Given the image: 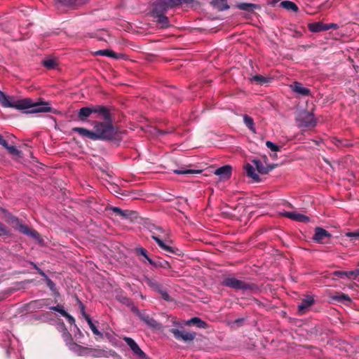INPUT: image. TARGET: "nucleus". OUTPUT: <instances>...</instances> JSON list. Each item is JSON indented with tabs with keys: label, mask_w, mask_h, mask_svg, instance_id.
<instances>
[{
	"label": "nucleus",
	"mask_w": 359,
	"mask_h": 359,
	"mask_svg": "<svg viewBox=\"0 0 359 359\" xmlns=\"http://www.w3.org/2000/svg\"><path fill=\"white\" fill-rule=\"evenodd\" d=\"M0 104L6 108L29 109V113L50 112L51 107L48 102L34 103L30 99L18 100L13 96L6 95L0 90Z\"/></svg>",
	"instance_id": "obj_1"
},
{
	"label": "nucleus",
	"mask_w": 359,
	"mask_h": 359,
	"mask_svg": "<svg viewBox=\"0 0 359 359\" xmlns=\"http://www.w3.org/2000/svg\"><path fill=\"white\" fill-rule=\"evenodd\" d=\"M93 133L95 134V140H120L122 137V133L118 128L114 127L109 121H95L93 123Z\"/></svg>",
	"instance_id": "obj_2"
},
{
	"label": "nucleus",
	"mask_w": 359,
	"mask_h": 359,
	"mask_svg": "<svg viewBox=\"0 0 359 359\" xmlns=\"http://www.w3.org/2000/svg\"><path fill=\"white\" fill-rule=\"evenodd\" d=\"M222 285L236 290H241L247 291L257 289V285L255 284L237 279L235 277L225 278L223 280Z\"/></svg>",
	"instance_id": "obj_3"
},
{
	"label": "nucleus",
	"mask_w": 359,
	"mask_h": 359,
	"mask_svg": "<svg viewBox=\"0 0 359 359\" xmlns=\"http://www.w3.org/2000/svg\"><path fill=\"white\" fill-rule=\"evenodd\" d=\"M193 0H156L152 13H164L182 3L190 4Z\"/></svg>",
	"instance_id": "obj_4"
},
{
	"label": "nucleus",
	"mask_w": 359,
	"mask_h": 359,
	"mask_svg": "<svg viewBox=\"0 0 359 359\" xmlns=\"http://www.w3.org/2000/svg\"><path fill=\"white\" fill-rule=\"evenodd\" d=\"M295 120L299 128L314 127L317 123L313 114L307 111L299 112Z\"/></svg>",
	"instance_id": "obj_5"
},
{
	"label": "nucleus",
	"mask_w": 359,
	"mask_h": 359,
	"mask_svg": "<svg viewBox=\"0 0 359 359\" xmlns=\"http://www.w3.org/2000/svg\"><path fill=\"white\" fill-rule=\"evenodd\" d=\"M252 163L255 166L257 172L262 175H265L271 171L276 166L274 164H269L268 158L266 156H263L261 159H254Z\"/></svg>",
	"instance_id": "obj_6"
},
{
	"label": "nucleus",
	"mask_w": 359,
	"mask_h": 359,
	"mask_svg": "<svg viewBox=\"0 0 359 359\" xmlns=\"http://www.w3.org/2000/svg\"><path fill=\"white\" fill-rule=\"evenodd\" d=\"M5 337L6 339L4 340L1 346L6 349L7 356L11 357L13 353L16 355L15 347L18 345V340L9 333L6 334Z\"/></svg>",
	"instance_id": "obj_7"
},
{
	"label": "nucleus",
	"mask_w": 359,
	"mask_h": 359,
	"mask_svg": "<svg viewBox=\"0 0 359 359\" xmlns=\"http://www.w3.org/2000/svg\"><path fill=\"white\" fill-rule=\"evenodd\" d=\"M136 253L139 255H142L144 259H142L143 262H145L147 261L149 264L152 265L153 266L156 268H163V269H170V265L168 262L163 261V262H155L153 259H151L147 253V251L142 248H136Z\"/></svg>",
	"instance_id": "obj_8"
},
{
	"label": "nucleus",
	"mask_w": 359,
	"mask_h": 359,
	"mask_svg": "<svg viewBox=\"0 0 359 359\" xmlns=\"http://www.w3.org/2000/svg\"><path fill=\"white\" fill-rule=\"evenodd\" d=\"M123 340L126 343L128 346L132 351L133 353L137 357L144 359L146 357L145 353L140 348L135 341L129 337H123Z\"/></svg>",
	"instance_id": "obj_9"
},
{
	"label": "nucleus",
	"mask_w": 359,
	"mask_h": 359,
	"mask_svg": "<svg viewBox=\"0 0 359 359\" xmlns=\"http://www.w3.org/2000/svg\"><path fill=\"white\" fill-rule=\"evenodd\" d=\"M88 0H55L54 5L58 10L62 8H71L85 4Z\"/></svg>",
	"instance_id": "obj_10"
},
{
	"label": "nucleus",
	"mask_w": 359,
	"mask_h": 359,
	"mask_svg": "<svg viewBox=\"0 0 359 359\" xmlns=\"http://www.w3.org/2000/svg\"><path fill=\"white\" fill-rule=\"evenodd\" d=\"M171 332L173 334L175 339L185 342L192 341L196 337L195 332H189L178 329H172Z\"/></svg>",
	"instance_id": "obj_11"
},
{
	"label": "nucleus",
	"mask_w": 359,
	"mask_h": 359,
	"mask_svg": "<svg viewBox=\"0 0 359 359\" xmlns=\"http://www.w3.org/2000/svg\"><path fill=\"white\" fill-rule=\"evenodd\" d=\"M315 303L313 296L307 295L302 301L301 304L298 306V311L299 313L303 314Z\"/></svg>",
	"instance_id": "obj_12"
},
{
	"label": "nucleus",
	"mask_w": 359,
	"mask_h": 359,
	"mask_svg": "<svg viewBox=\"0 0 359 359\" xmlns=\"http://www.w3.org/2000/svg\"><path fill=\"white\" fill-rule=\"evenodd\" d=\"M232 168L229 165H226L218 168L214 172L215 175L219 177L221 180H228L231 176Z\"/></svg>",
	"instance_id": "obj_13"
},
{
	"label": "nucleus",
	"mask_w": 359,
	"mask_h": 359,
	"mask_svg": "<svg viewBox=\"0 0 359 359\" xmlns=\"http://www.w3.org/2000/svg\"><path fill=\"white\" fill-rule=\"evenodd\" d=\"M138 313V316L149 327L159 329L161 328V325L158 323L155 319L150 317L148 314L145 313H140L138 310H137Z\"/></svg>",
	"instance_id": "obj_14"
},
{
	"label": "nucleus",
	"mask_w": 359,
	"mask_h": 359,
	"mask_svg": "<svg viewBox=\"0 0 359 359\" xmlns=\"http://www.w3.org/2000/svg\"><path fill=\"white\" fill-rule=\"evenodd\" d=\"M283 215L294 221L308 223L310 222V219L305 215L297 212H285Z\"/></svg>",
	"instance_id": "obj_15"
},
{
	"label": "nucleus",
	"mask_w": 359,
	"mask_h": 359,
	"mask_svg": "<svg viewBox=\"0 0 359 359\" xmlns=\"http://www.w3.org/2000/svg\"><path fill=\"white\" fill-rule=\"evenodd\" d=\"M290 88L294 93L302 96H309L311 95V90L297 81L291 84Z\"/></svg>",
	"instance_id": "obj_16"
},
{
	"label": "nucleus",
	"mask_w": 359,
	"mask_h": 359,
	"mask_svg": "<svg viewBox=\"0 0 359 359\" xmlns=\"http://www.w3.org/2000/svg\"><path fill=\"white\" fill-rule=\"evenodd\" d=\"M330 236V234L327 231L322 227H316L315 229V233L313 235V239L317 243H323V239Z\"/></svg>",
	"instance_id": "obj_17"
},
{
	"label": "nucleus",
	"mask_w": 359,
	"mask_h": 359,
	"mask_svg": "<svg viewBox=\"0 0 359 359\" xmlns=\"http://www.w3.org/2000/svg\"><path fill=\"white\" fill-rule=\"evenodd\" d=\"M72 133H77L82 137H87L90 140H95V134L93 131L89 130L84 128L74 127L72 129Z\"/></svg>",
	"instance_id": "obj_18"
},
{
	"label": "nucleus",
	"mask_w": 359,
	"mask_h": 359,
	"mask_svg": "<svg viewBox=\"0 0 359 359\" xmlns=\"http://www.w3.org/2000/svg\"><path fill=\"white\" fill-rule=\"evenodd\" d=\"M67 346L72 351L76 353L79 355H86L88 351V348L83 347L73 341L67 343Z\"/></svg>",
	"instance_id": "obj_19"
},
{
	"label": "nucleus",
	"mask_w": 359,
	"mask_h": 359,
	"mask_svg": "<svg viewBox=\"0 0 359 359\" xmlns=\"http://www.w3.org/2000/svg\"><path fill=\"white\" fill-rule=\"evenodd\" d=\"M151 238L153 240H154L156 242V243L158 245V246L163 250L165 251L166 252H169V253H175L176 252L177 249L167 245L158 236L152 235Z\"/></svg>",
	"instance_id": "obj_20"
},
{
	"label": "nucleus",
	"mask_w": 359,
	"mask_h": 359,
	"mask_svg": "<svg viewBox=\"0 0 359 359\" xmlns=\"http://www.w3.org/2000/svg\"><path fill=\"white\" fill-rule=\"evenodd\" d=\"M163 13H153V16L156 19V22L161 28H166L169 26L168 18Z\"/></svg>",
	"instance_id": "obj_21"
},
{
	"label": "nucleus",
	"mask_w": 359,
	"mask_h": 359,
	"mask_svg": "<svg viewBox=\"0 0 359 359\" xmlns=\"http://www.w3.org/2000/svg\"><path fill=\"white\" fill-rule=\"evenodd\" d=\"M244 170L248 177L252 178L255 182H259L260 178L259 175L257 174V169L256 168L254 167V165L248 163L244 166Z\"/></svg>",
	"instance_id": "obj_22"
},
{
	"label": "nucleus",
	"mask_w": 359,
	"mask_h": 359,
	"mask_svg": "<svg viewBox=\"0 0 359 359\" xmlns=\"http://www.w3.org/2000/svg\"><path fill=\"white\" fill-rule=\"evenodd\" d=\"M185 324L187 325H194L198 328H203V329H206L208 327V323L202 320L198 317L191 318V319L187 320Z\"/></svg>",
	"instance_id": "obj_23"
},
{
	"label": "nucleus",
	"mask_w": 359,
	"mask_h": 359,
	"mask_svg": "<svg viewBox=\"0 0 359 359\" xmlns=\"http://www.w3.org/2000/svg\"><path fill=\"white\" fill-rule=\"evenodd\" d=\"M93 113H96L100 115L101 118H102L104 121H109L111 118L109 111L103 107H97L93 108Z\"/></svg>",
	"instance_id": "obj_24"
},
{
	"label": "nucleus",
	"mask_w": 359,
	"mask_h": 359,
	"mask_svg": "<svg viewBox=\"0 0 359 359\" xmlns=\"http://www.w3.org/2000/svg\"><path fill=\"white\" fill-rule=\"evenodd\" d=\"M226 1L227 0H213L212 5L218 11H223L229 8Z\"/></svg>",
	"instance_id": "obj_25"
},
{
	"label": "nucleus",
	"mask_w": 359,
	"mask_h": 359,
	"mask_svg": "<svg viewBox=\"0 0 359 359\" xmlns=\"http://www.w3.org/2000/svg\"><path fill=\"white\" fill-rule=\"evenodd\" d=\"M258 7L257 5L252 3H240L236 5V8L238 9L248 12H253Z\"/></svg>",
	"instance_id": "obj_26"
},
{
	"label": "nucleus",
	"mask_w": 359,
	"mask_h": 359,
	"mask_svg": "<svg viewBox=\"0 0 359 359\" xmlns=\"http://www.w3.org/2000/svg\"><path fill=\"white\" fill-rule=\"evenodd\" d=\"M308 28L311 32L324 31V23L321 22H311L308 25Z\"/></svg>",
	"instance_id": "obj_27"
},
{
	"label": "nucleus",
	"mask_w": 359,
	"mask_h": 359,
	"mask_svg": "<svg viewBox=\"0 0 359 359\" xmlns=\"http://www.w3.org/2000/svg\"><path fill=\"white\" fill-rule=\"evenodd\" d=\"M144 281L150 288L154 291L160 290V287L161 286L156 280L147 276L144 278Z\"/></svg>",
	"instance_id": "obj_28"
},
{
	"label": "nucleus",
	"mask_w": 359,
	"mask_h": 359,
	"mask_svg": "<svg viewBox=\"0 0 359 359\" xmlns=\"http://www.w3.org/2000/svg\"><path fill=\"white\" fill-rule=\"evenodd\" d=\"M201 171L198 170H194V169H187V168H180V169H176L173 170V172L175 174L177 175H194V174H198L200 173Z\"/></svg>",
	"instance_id": "obj_29"
},
{
	"label": "nucleus",
	"mask_w": 359,
	"mask_h": 359,
	"mask_svg": "<svg viewBox=\"0 0 359 359\" xmlns=\"http://www.w3.org/2000/svg\"><path fill=\"white\" fill-rule=\"evenodd\" d=\"M280 6L286 10L297 12L299 10L298 6L291 1H283Z\"/></svg>",
	"instance_id": "obj_30"
},
{
	"label": "nucleus",
	"mask_w": 359,
	"mask_h": 359,
	"mask_svg": "<svg viewBox=\"0 0 359 359\" xmlns=\"http://www.w3.org/2000/svg\"><path fill=\"white\" fill-rule=\"evenodd\" d=\"M243 121L250 130H251L254 133H256L254 120L252 117L245 114L243 116Z\"/></svg>",
	"instance_id": "obj_31"
},
{
	"label": "nucleus",
	"mask_w": 359,
	"mask_h": 359,
	"mask_svg": "<svg viewBox=\"0 0 359 359\" xmlns=\"http://www.w3.org/2000/svg\"><path fill=\"white\" fill-rule=\"evenodd\" d=\"M93 113V108L88 107H82L79 111V117L81 120L83 121L85 118L89 117Z\"/></svg>",
	"instance_id": "obj_32"
},
{
	"label": "nucleus",
	"mask_w": 359,
	"mask_h": 359,
	"mask_svg": "<svg viewBox=\"0 0 359 359\" xmlns=\"http://www.w3.org/2000/svg\"><path fill=\"white\" fill-rule=\"evenodd\" d=\"M105 354L104 351L99 348H88V351L86 355H90L95 358H100L104 356Z\"/></svg>",
	"instance_id": "obj_33"
},
{
	"label": "nucleus",
	"mask_w": 359,
	"mask_h": 359,
	"mask_svg": "<svg viewBox=\"0 0 359 359\" xmlns=\"http://www.w3.org/2000/svg\"><path fill=\"white\" fill-rule=\"evenodd\" d=\"M86 320L88 325H89L90 330H92L93 333L95 335L100 336V337H102L103 334L102 332H100L98 329L97 328L96 325L93 322L92 319L90 316H86V318H85Z\"/></svg>",
	"instance_id": "obj_34"
},
{
	"label": "nucleus",
	"mask_w": 359,
	"mask_h": 359,
	"mask_svg": "<svg viewBox=\"0 0 359 359\" xmlns=\"http://www.w3.org/2000/svg\"><path fill=\"white\" fill-rule=\"evenodd\" d=\"M96 55H102V56H107L113 58H118L117 54L114 53L112 50L104 49V50H100L95 52V53Z\"/></svg>",
	"instance_id": "obj_35"
},
{
	"label": "nucleus",
	"mask_w": 359,
	"mask_h": 359,
	"mask_svg": "<svg viewBox=\"0 0 359 359\" xmlns=\"http://www.w3.org/2000/svg\"><path fill=\"white\" fill-rule=\"evenodd\" d=\"M46 283L47 287L54 293L55 295L59 296V292L57 290L56 285L53 281H52L48 276H46Z\"/></svg>",
	"instance_id": "obj_36"
},
{
	"label": "nucleus",
	"mask_w": 359,
	"mask_h": 359,
	"mask_svg": "<svg viewBox=\"0 0 359 359\" xmlns=\"http://www.w3.org/2000/svg\"><path fill=\"white\" fill-rule=\"evenodd\" d=\"M13 220L16 222V224L18 225V229L21 233L25 235H27L29 233L31 229H29L27 225L20 224V221L18 218H14Z\"/></svg>",
	"instance_id": "obj_37"
},
{
	"label": "nucleus",
	"mask_w": 359,
	"mask_h": 359,
	"mask_svg": "<svg viewBox=\"0 0 359 359\" xmlns=\"http://www.w3.org/2000/svg\"><path fill=\"white\" fill-rule=\"evenodd\" d=\"M29 305L31 308L41 309L45 306V302L43 299L34 300L31 302Z\"/></svg>",
	"instance_id": "obj_38"
},
{
	"label": "nucleus",
	"mask_w": 359,
	"mask_h": 359,
	"mask_svg": "<svg viewBox=\"0 0 359 359\" xmlns=\"http://www.w3.org/2000/svg\"><path fill=\"white\" fill-rule=\"evenodd\" d=\"M43 65L45 67L48 69H53L57 67L55 60L53 59H48L43 61Z\"/></svg>",
	"instance_id": "obj_39"
},
{
	"label": "nucleus",
	"mask_w": 359,
	"mask_h": 359,
	"mask_svg": "<svg viewBox=\"0 0 359 359\" xmlns=\"http://www.w3.org/2000/svg\"><path fill=\"white\" fill-rule=\"evenodd\" d=\"M50 309L58 312L62 316L67 315V312L65 310L63 306L60 304L57 306H50Z\"/></svg>",
	"instance_id": "obj_40"
},
{
	"label": "nucleus",
	"mask_w": 359,
	"mask_h": 359,
	"mask_svg": "<svg viewBox=\"0 0 359 359\" xmlns=\"http://www.w3.org/2000/svg\"><path fill=\"white\" fill-rule=\"evenodd\" d=\"M156 292H158L161 294V297L164 300H165L167 302L172 301V299L170 297L168 292L165 290H163L161 286L160 287V290H158Z\"/></svg>",
	"instance_id": "obj_41"
},
{
	"label": "nucleus",
	"mask_w": 359,
	"mask_h": 359,
	"mask_svg": "<svg viewBox=\"0 0 359 359\" xmlns=\"http://www.w3.org/2000/svg\"><path fill=\"white\" fill-rule=\"evenodd\" d=\"M76 301L79 304L81 314L84 318V319L86 318V316H89V315H88L86 313V310H85L86 307H85L84 304L81 302V301L77 297H76Z\"/></svg>",
	"instance_id": "obj_42"
},
{
	"label": "nucleus",
	"mask_w": 359,
	"mask_h": 359,
	"mask_svg": "<svg viewBox=\"0 0 359 359\" xmlns=\"http://www.w3.org/2000/svg\"><path fill=\"white\" fill-rule=\"evenodd\" d=\"M8 152L14 156H18L20 154V151L15 146H9L6 142V146L4 147Z\"/></svg>",
	"instance_id": "obj_43"
},
{
	"label": "nucleus",
	"mask_w": 359,
	"mask_h": 359,
	"mask_svg": "<svg viewBox=\"0 0 359 359\" xmlns=\"http://www.w3.org/2000/svg\"><path fill=\"white\" fill-rule=\"evenodd\" d=\"M359 276V269H356L355 270L346 271V277L348 278H353L355 279L356 277Z\"/></svg>",
	"instance_id": "obj_44"
},
{
	"label": "nucleus",
	"mask_w": 359,
	"mask_h": 359,
	"mask_svg": "<svg viewBox=\"0 0 359 359\" xmlns=\"http://www.w3.org/2000/svg\"><path fill=\"white\" fill-rule=\"evenodd\" d=\"M252 80L259 83H266L268 81V79L261 76V75H255L252 76Z\"/></svg>",
	"instance_id": "obj_45"
},
{
	"label": "nucleus",
	"mask_w": 359,
	"mask_h": 359,
	"mask_svg": "<svg viewBox=\"0 0 359 359\" xmlns=\"http://www.w3.org/2000/svg\"><path fill=\"white\" fill-rule=\"evenodd\" d=\"M266 145L272 151H277L279 150L278 147L271 141H266Z\"/></svg>",
	"instance_id": "obj_46"
},
{
	"label": "nucleus",
	"mask_w": 359,
	"mask_h": 359,
	"mask_svg": "<svg viewBox=\"0 0 359 359\" xmlns=\"http://www.w3.org/2000/svg\"><path fill=\"white\" fill-rule=\"evenodd\" d=\"M10 231L6 225L0 222V236L8 235Z\"/></svg>",
	"instance_id": "obj_47"
},
{
	"label": "nucleus",
	"mask_w": 359,
	"mask_h": 359,
	"mask_svg": "<svg viewBox=\"0 0 359 359\" xmlns=\"http://www.w3.org/2000/svg\"><path fill=\"white\" fill-rule=\"evenodd\" d=\"M113 211L114 212H116L117 214L121 215V216H123V217H128V210H123L121 208H117V207L114 208H113Z\"/></svg>",
	"instance_id": "obj_48"
},
{
	"label": "nucleus",
	"mask_w": 359,
	"mask_h": 359,
	"mask_svg": "<svg viewBox=\"0 0 359 359\" xmlns=\"http://www.w3.org/2000/svg\"><path fill=\"white\" fill-rule=\"evenodd\" d=\"M334 299L337 300H339V301L344 300V301H347L348 302H351V299L349 297V296H348L347 294H342L341 295L336 296V297H334Z\"/></svg>",
	"instance_id": "obj_49"
},
{
	"label": "nucleus",
	"mask_w": 359,
	"mask_h": 359,
	"mask_svg": "<svg viewBox=\"0 0 359 359\" xmlns=\"http://www.w3.org/2000/svg\"><path fill=\"white\" fill-rule=\"evenodd\" d=\"M62 337H63V339L65 341L67 345V343H69V341H72V335L66 330L64 331V332L62 334Z\"/></svg>",
	"instance_id": "obj_50"
},
{
	"label": "nucleus",
	"mask_w": 359,
	"mask_h": 359,
	"mask_svg": "<svg viewBox=\"0 0 359 359\" xmlns=\"http://www.w3.org/2000/svg\"><path fill=\"white\" fill-rule=\"evenodd\" d=\"M27 236H29L36 240H39L40 238V234L34 229H31Z\"/></svg>",
	"instance_id": "obj_51"
},
{
	"label": "nucleus",
	"mask_w": 359,
	"mask_h": 359,
	"mask_svg": "<svg viewBox=\"0 0 359 359\" xmlns=\"http://www.w3.org/2000/svg\"><path fill=\"white\" fill-rule=\"evenodd\" d=\"M64 317L66 318L67 320L68 321V323L71 325H74L75 326V327H76L77 329H79L76 326V325L75 324V319L73 316H72L70 314H69L67 313V316H65Z\"/></svg>",
	"instance_id": "obj_52"
},
{
	"label": "nucleus",
	"mask_w": 359,
	"mask_h": 359,
	"mask_svg": "<svg viewBox=\"0 0 359 359\" xmlns=\"http://www.w3.org/2000/svg\"><path fill=\"white\" fill-rule=\"evenodd\" d=\"M324 31H327V30H329L330 29H337L338 28V25L337 24H334V23H329V24H324Z\"/></svg>",
	"instance_id": "obj_53"
},
{
	"label": "nucleus",
	"mask_w": 359,
	"mask_h": 359,
	"mask_svg": "<svg viewBox=\"0 0 359 359\" xmlns=\"http://www.w3.org/2000/svg\"><path fill=\"white\" fill-rule=\"evenodd\" d=\"M333 275L335 276H337L339 278H343L344 277H346V271H335L334 273H333Z\"/></svg>",
	"instance_id": "obj_54"
},
{
	"label": "nucleus",
	"mask_w": 359,
	"mask_h": 359,
	"mask_svg": "<svg viewBox=\"0 0 359 359\" xmlns=\"http://www.w3.org/2000/svg\"><path fill=\"white\" fill-rule=\"evenodd\" d=\"M346 236L350 238H359V229L354 232H348Z\"/></svg>",
	"instance_id": "obj_55"
},
{
	"label": "nucleus",
	"mask_w": 359,
	"mask_h": 359,
	"mask_svg": "<svg viewBox=\"0 0 359 359\" xmlns=\"http://www.w3.org/2000/svg\"><path fill=\"white\" fill-rule=\"evenodd\" d=\"M34 266V268L36 269V270L38 271V273L42 276L44 278V279L46 280V276H48L45 273L44 271L41 269L40 268H39L36 264H33Z\"/></svg>",
	"instance_id": "obj_56"
},
{
	"label": "nucleus",
	"mask_w": 359,
	"mask_h": 359,
	"mask_svg": "<svg viewBox=\"0 0 359 359\" xmlns=\"http://www.w3.org/2000/svg\"><path fill=\"white\" fill-rule=\"evenodd\" d=\"M0 144L3 147L6 146V141L4 140V137L0 135Z\"/></svg>",
	"instance_id": "obj_57"
}]
</instances>
